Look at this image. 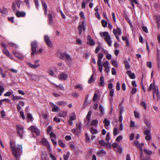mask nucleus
<instances>
[{"label":"nucleus","mask_w":160,"mask_h":160,"mask_svg":"<svg viewBox=\"0 0 160 160\" xmlns=\"http://www.w3.org/2000/svg\"><path fill=\"white\" fill-rule=\"evenodd\" d=\"M10 147L12 149V153L14 157L18 159L22 152V146L21 144L15 145L14 142L11 140L10 142Z\"/></svg>","instance_id":"obj_1"},{"label":"nucleus","mask_w":160,"mask_h":160,"mask_svg":"<svg viewBox=\"0 0 160 160\" xmlns=\"http://www.w3.org/2000/svg\"><path fill=\"white\" fill-rule=\"evenodd\" d=\"M148 89L149 91H151L153 89V98H155V96H156L157 97V99L158 100L159 99V92L158 91V87L157 86H154V84L152 83L150 84Z\"/></svg>","instance_id":"obj_2"},{"label":"nucleus","mask_w":160,"mask_h":160,"mask_svg":"<svg viewBox=\"0 0 160 160\" xmlns=\"http://www.w3.org/2000/svg\"><path fill=\"white\" fill-rule=\"evenodd\" d=\"M101 36L103 38L109 46L112 45L111 38L108 32H104L100 33Z\"/></svg>","instance_id":"obj_3"},{"label":"nucleus","mask_w":160,"mask_h":160,"mask_svg":"<svg viewBox=\"0 0 160 160\" xmlns=\"http://www.w3.org/2000/svg\"><path fill=\"white\" fill-rule=\"evenodd\" d=\"M31 46L32 50L31 55L33 56L35 55V54H37L38 53L37 51V48L38 47L37 42L36 41L32 42L31 43Z\"/></svg>","instance_id":"obj_4"},{"label":"nucleus","mask_w":160,"mask_h":160,"mask_svg":"<svg viewBox=\"0 0 160 160\" xmlns=\"http://www.w3.org/2000/svg\"><path fill=\"white\" fill-rule=\"evenodd\" d=\"M151 128L144 131V133L146 135L145 138L147 141H149L152 139Z\"/></svg>","instance_id":"obj_5"},{"label":"nucleus","mask_w":160,"mask_h":160,"mask_svg":"<svg viewBox=\"0 0 160 160\" xmlns=\"http://www.w3.org/2000/svg\"><path fill=\"white\" fill-rule=\"evenodd\" d=\"M85 26L86 23L84 21H82V24H79L78 25V29L79 31V35H81L82 33V30H85Z\"/></svg>","instance_id":"obj_6"},{"label":"nucleus","mask_w":160,"mask_h":160,"mask_svg":"<svg viewBox=\"0 0 160 160\" xmlns=\"http://www.w3.org/2000/svg\"><path fill=\"white\" fill-rule=\"evenodd\" d=\"M44 40L46 44L49 47H52V44L51 42L49 37L47 35H45L44 36Z\"/></svg>","instance_id":"obj_7"},{"label":"nucleus","mask_w":160,"mask_h":160,"mask_svg":"<svg viewBox=\"0 0 160 160\" xmlns=\"http://www.w3.org/2000/svg\"><path fill=\"white\" fill-rule=\"evenodd\" d=\"M17 130L19 136L21 138L22 137V135L23 133V128L22 127L19 125H16V126Z\"/></svg>","instance_id":"obj_8"},{"label":"nucleus","mask_w":160,"mask_h":160,"mask_svg":"<svg viewBox=\"0 0 160 160\" xmlns=\"http://www.w3.org/2000/svg\"><path fill=\"white\" fill-rule=\"evenodd\" d=\"M30 130L34 132L37 135H39L40 134V131L38 128L34 126H32L30 127Z\"/></svg>","instance_id":"obj_9"},{"label":"nucleus","mask_w":160,"mask_h":160,"mask_svg":"<svg viewBox=\"0 0 160 160\" xmlns=\"http://www.w3.org/2000/svg\"><path fill=\"white\" fill-rule=\"evenodd\" d=\"M50 104L52 108V111L53 112H58L59 111V109L58 106L52 102H50Z\"/></svg>","instance_id":"obj_10"},{"label":"nucleus","mask_w":160,"mask_h":160,"mask_svg":"<svg viewBox=\"0 0 160 160\" xmlns=\"http://www.w3.org/2000/svg\"><path fill=\"white\" fill-rule=\"evenodd\" d=\"M16 15L18 18L24 17L26 15V13L24 11H18L16 13Z\"/></svg>","instance_id":"obj_11"},{"label":"nucleus","mask_w":160,"mask_h":160,"mask_svg":"<svg viewBox=\"0 0 160 160\" xmlns=\"http://www.w3.org/2000/svg\"><path fill=\"white\" fill-rule=\"evenodd\" d=\"M87 43L88 44L91 46H94L95 44V42L94 40L92 39L90 35H88L87 36Z\"/></svg>","instance_id":"obj_12"},{"label":"nucleus","mask_w":160,"mask_h":160,"mask_svg":"<svg viewBox=\"0 0 160 160\" xmlns=\"http://www.w3.org/2000/svg\"><path fill=\"white\" fill-rule=\"evenodd\" d=\"M58 77L60 80H65L68 78V75L65 73H62L58 75Z\"/></svg>","instance_id":"obj_13"},{"label":"nucleus","mask_w":160,"mask_h":160,"mask_svg":"<svg viewBox=\"0 0 160 160\" xmlns=\"http://www.w3.org/2000/svg\"><path fill=\"white\" fill-rule=\"evenodd\" d=\"M27 64L31 68H36L40 66L39 64H32L30 62H27Z\"/></svg>","instance_id":"obj_14"},{"label":"nucleus","mask_w":160,"mask_h":160,"mask_svg":"<svg viewBox=\"0 0 160 160\" xmlns=\"http://www.w3.org/2000/svg\"><path fill=\"white\" fill-rule=\"evenodd\" d=\"M28 76L30 80H36L38 78L37 76L32 74H28Z\"/></svg>","instance_id":"obj_15"},{"label":"nucleus","mask_w":160,"mask_h":160,"mask_svg":"<svg viewBox=\"0 0 160 160\" xmlns=\"http://www.w3.org/2000/svg\"><path fill=\"white\" fill-rule=\"evenodd\" d=\"M42 7L43 8L44 10V13L45 14L47 15V6L46 3L45 2L42 1Z\"/></svg>","instance_id":"obj_16"},{"label":"nucleus","mask_w":160,"mask_h":160,"mask_svg":"<svg viewBox=\"0 0 160 160\" xmlns=\"http://www.w3.org/2000/svg\"><path fill=\"white\" fill-rule=\"evenodd\" d=\"M15 56L21 60L23 59V56L21 53L18 52H14Z\"/></svg>","instance_id":"obj_17"},{"label":"nucleus","mask_w":160,"mask_h":160,"mask_svg":"<svg viewBox=\"0 0 160 160\" xmlns=\"http://www.w3.org/2000/svg\"><path fill=\"white\" fill-rule=\"evenodd\" d=\"M62 57H64L67 59V61H71L72 59L70 56L66 52H64L62 54Z\"/></svg>","instance_id":"obj_18"},{"label":"nucleus","mask_w":160,"mask_h":160,"mask_svg":"<svg viewBox=\"0 0 160 160\" xmlns=\"http://www.w3.org/2000/svg\"><path fill=\"white\" fill-rule=\"evenodd\" d=\"M58 115L59 117L64 118L67 116V112L65 111H60Z\"/></svg>","instance_id":"obj_19"},{"label":"nucleus","mask_w":160,"mask_h":160,"mask_svg":"<svg viewBox=\"0 0 160 160\" xmlns=\"http://www.w3.org/2000/svg\"><path fill=\"white\" fill-rule=\"evenodd\" d=\"M56 104L58 105L61 106L62 107H64L67 104V103L64 101H61L57 102Z\"/></svg>","instance_id":"obj_20"},{"label":"nucleus","mask_w":160,"mask_h":160,"mask_svg":"<svg viewBox=\"0 0 160 160\" xmlns=\"http://www.w3.org/2000/svg\"><path fill=\"white\" fill-rule=\"evenodd\" d=\"M127 74L131 79H134L135 78V74L134 73H131V72L130 71H127Z\"/></svg>","instance_id":"obj_21"},{"label":"nucleus","mask_w":160,"mask_h":160,"mask_svg":"<svg viewBox=\"0 0 160 160\" xmlns=\"http://www.w3.org/2000/svg\"><path fill=\"white\" fill-rule=\"evenodd\" d=\"M103 57V55L102 53H99L98 56V60L97 64L102 63L101 60Z\"/></svg>","instance_id":"obj_22"},{"label":"nucleus","mask_w":160,"mask_h":160,"mask_svg":"<svg viewBox=\"0 0 160 160\" xmlns=\"http://www.w3.org/2000/svg\"><path fill=\"white\" fill-rule=\"evenodd\" d=\"M76 129H73L72 130V131H73L75 133V134L76 133V130H81V123H78V124H76Z\"/></svg>","instance_id":"obj_23"},{"label":"nucleus","mask_w":160,"mask_h":160,"mask_svg":"<svg viewBox=\"0 0 160 160\" xmlns=\"http://www.w3.org/2000/svg\"><path fill=\"white\" fill-rule=\"evenodd\" d=\"M76 118V116L75 112H73L70 115L69 120H74Z\"/></svg>","instance_id":"obj_24"},{"label":"nucleus","mask_w":160,"mask_h":160,"mask_svg":"<svg viewBox=\"0 0 160 160\" xmlns=\"http://www.w3.org/2000/svg\"><path fill=\"white\" fill-rule=\"evenodd\" d=\"M92 112L91 111H90L88 112V114L86 117V119L88 121L87 124H88L89 122H90V117L91 115Z\"/></svg>","instance_id":"obj_25"},{"label":"nucleus","mask_w":160,"mask_h":160,"mask_svg":"<svg viewBox=\"0 0 160 160\" xmlns=\"http://www.w3.org/2000/svg\"><path fill=\"white\" fill-rule=\"evenodd\" d=\"M114 90L113 89H110L109 91V93L110 96L111 98L110 99V101L111 102L113 100L112 97L114 96Z\"/></svg>","instance_id":"obj_26"},{"label":"nucleus","mask_w":160,"mask_h":160,"mask_svg":"<svg viewBox=\"0 0 160 160\" xmlns=\"http://www.w3.org/2000/svg\"><path fill=\"white\" fill-rule=\"evenodd\" d=\"M124 63L125 64L126 69L127 70L129 69L130 68V66L128 61L127 60H125L124 61Z\"/></svg>","instance_id":"obj_27"},{"label":"nucleus","mask_w":160,"mask_h":160,"mask_svg":"<svg viewBox=\"0 0 160 160\" xmlns=\"http://www.w3.org/2000/svg\"><path fill=\"white\" fill-rule=\"evenodd\" d=\"M100 82H99L100 85L102 87H103L104 84V78L102 76L100 78Z\"/></svg>","instance_id":"obj_28"},{"label":"nucleus","mask_w":160,"mask_h":160,"mask_svg":"<svg viewBox=\"0 0 160 160\" xmlns=\"http://www.w3.org/2000/svg\"><path fill=\"white\" fill-rule=\"evenodd\" d=\"M42 143L45 146H47L49 144L47 140L45 138H43L42 139L41 141Z\"/></svg>","instance_id":"obj_29"},{"label":"nucleus","mask_w":160,"mask_h":160,"mask_svg":"<svg viewBox=\"0 0 160 160\" xmlns=\"http://www.w3.org/2000/svg\"><path fill=\"white\" fill-rule=\"evenodd\" d=\"M99 109L102 116H103L104 114V109L103 106L101 104L99 105Z\"/></svg>","instance_id":"obj_30"},{"label":"nucleus","mask_w":160,"mask_h":160,"mask_svg":"<svg viewBox=\"0 0 160 160\" xmlns=\"http://www.w3.org/2000/svg\"><path fill=\"white\" fill-rule=\"evenodd\" d=\"M90 131L92 134H97L98 133L97 130L94 128L93 127H91L90 128Z\"/></svg>","instance_id":"obj_31"},{"label":"nucleus","mask_w":160,"mask_h":160,"mask_svg":"<svg viewBox=\"0 0 160 160\" xmlns=\"http://www.w3.org/2000/svg\"><path fill=\"white\" fill-rule=\"evenodd\" d=\"M114 30H115L116 31V33L119 36L121 35L122 34V32L121 31L120 28H117L116 29H113V31Z\"/></svg>","instance_id":"obj_32"},{"label":"nucleus","mask_w":160,"mask_h":160,"mask_svg":"<svg viewBox=\"0 0 160 160\" xmlns=\"http://www.w3.org/2000/svg\"><path fill=\"white\" fill-rule=\"evenodd\" d=\"M12 96V98L13 100L22 99V97L20 96H14L13 95Z\"/></svg>","instance_id":"obj_33"},{"label":"nucleus","mask_w":160,"mask_h":160,"mask_svg":"<svg viewBox=\"0 0 160 160\" xmlns=\"http://www.w3.org/2000/svg\"><path fill=\"white\" fill-rule=\"evenodd\" d=\"M48 19L49 21L50 24H52L53 22L52 16L50 13H49L48 15Z\"/></svg>","instance_id":"obj_34"},{"label":"nucleus","mask_w":160,"mask_h":160,"mask_svg":"<svg viewBox=\"0 0 160 160\" xmlns=\"http://www.w3.org/2000/svg\"><path fill=\"white\" fill-rule=\"evenodd\" d=\"M54 86L56 87L57 88H59L61 90H63L64 89V87L62 84H59L58 85H56L55 84L53 83Z\"/></svg>","instance_id":"obj_35"},{"label":"nucleus","mask_w":160,"mask_h":160,"mask_svg":"<svg viewBox=\"0 0 160 160\" xmlns=\"http://www.w3.org/2000/svg\"><path fill=\"white\" fill-rule=\"evenodd\" d=\"M144 152L147 155H149L152 154L151 151L145 149L144 150Z\"/></svg>","instance_id":"obj_36"},{"label":"nucleus","mask_w":160,"mask_h":160,"mask_svg":"<svg viewBox=\"0 0 160 160\" xmlns=\"http://www.w3.org/2000/svg\"><path fill=\"white\" fill-rule=\"evenodd\" d=\"M103 122L105 124V125L107 126H108L110 123L109 121L106 118H105L104 119Z\"/></svg>","instance_id":"obj_37"},{"label":"nucleus","mask_w":160,"mask_h":160,"mask_svg":"<svg viewBox=\"0 0 160 160\" xmlns=\"http://www.w3.org/2000/svg\"><path fill=\"white\" fill-rule=\"evenodd\" d=\"M69 156V153L67 152L66 154H64L63 155L64 160H68V158Z\"/></svg>","instance_id":"obj_38"},{"label":"nucleus","mask_w":160,"mask_h":160,"mask_svg":"<svg viewBox=\"0 0 160 160\" xmlns=\"http://www.w3.org/2000/svg\"><path fill=\"white\" fill-rule=\"evenodd\" d=\"M3 52L8 57H9L10 58H11V57L9 56L10 54L9 52L6 49L4 48L3 49Z\"/></svg>","instance_id":"obj_39"},{"label":"nucleus","mask_w":160,"mask_h":160,"mask_svg":"<svg viewBox=\"0 0 160 160\" xmlns=\"http://www.w3.org/2000/svg\"><path fill=\"white\" fill-rule=\"evenodd\" d=\"M145 123L147 125L148 129H150L151 128V124L150 122L146 119L144 120Z\"/></svg>","instance_id":"obj_40"},{"label":"nucleus","mask_w":160,"mask_h":160,"mask_svg":"<svg viewBox=\"0 0 160 160\" xmlns=\"http://www.w3.org/2000/svg\"><path fill=\"white\" fill-rule=\"evenodd\" d=\"M98 66V70L99 71L101 72H102V63H99L97 64Z\"/></svg>","instance_id":"obj_41"},{"label":"nucleus","mask_w":160,"mask_h":160,"mask_svg":"<svg viewBox=\"0 0 160 160\" xmlns=\"http://www.w3.org/2000/svg\"><path fill=\"white\" fill-rule=\"evenodd\" d=\"M109 63L108 61L104 62L103 63V66L105 68L109 67Z\"/></svg>","instance_id":"obj_42"},{"label":"nucleus","mask_w":160,"mask_h":160,"mask_svg":"<svg viewBox=\"0 0 160 160\" xmlns=\"http://www.w3.org/2000/svg\"><path fill=\"white\" fill-rule=\"evenodd\" d=\"M15 3L17 4L18 7L20 8L21 5V1L20 0H15Z\"/></svg>","instance_id":"obj_43"},{"label":"nucleus","mask_w":160,"mask_h":160,"mask_svg":"<svg viewBox=\"0 0 160 160\" xmlns=\"http://www.w3.org/2000/svg\"><path fill=\"white\" fill-rule=\"evenodd\" d=\"M12 10L14 11H15L17 10V8L16 5V3L15 2H13L12 6Z\"/></svg>","instance_id":"obj_44"},{"label":"nucleus","mask_w":160,"mask_h":160,"mask_svg":"<svg viewBox=\"0 0 160 160\" xmlns=\"http://www.w3.org/2000/svg\"><path fill=\"white\" fill-rule=\"evenodd\" d=\"M102 23L103 27H106L107 25V22L106 21L104 20H102Z\"/></svg>","instance_id":"obj_45"},{"label":"nucleus","mask_w":160,"mask_h":160,"mask_svg":"<svg viewBox=\"0 0 160 160\" xmlns=\"http://www.w3.org/2000/svg\"><path fill=\"white\" fill-rule=\"evenodd\" d=\"M98 122L97 120H94L92 121L90 124L91 125L95 126L98 123Z\"/></svg>","instance_id":"obj_46"},{"label":"nucleus","mask_w":160,"mask_h":160,"mask_svg":"<svg viewBox=\"0 0 160 160\" xmlns=\"http://www.w3.org/2000/svg\"><path fill=\"white\" fill-rule=\"evenodd\" d=\"M110 139V134L109 132H108L107 133L106 138H105L107 142H108Z\"/></svg>","instance_id":"obj_47"},{"label":"nucleus","mask_w":160,"mask_h":160,"mask_svg":"<svg viewBox=\"0 0 160 160\" xmlns=\"http://www.w3.org/2000/svg\"><path fill=\"white\" fill-rule=\"evenodd\" d=\"M58 144L62 147H65V145L62 142V141L59 140L58 142Z\"/></svg>","instance_id":"obj_48"},{"label":"nucleus","mask_w":160,"mask_h":160,"mask_svg":"<svg viewBox=\"0 0 160 160\" xmlns=\"http://www.w3.org/2000/svg\"><path fill=\"white\" fill-rule=\"evenodd\" d=\"M112 65L115 67H117L118 66V64L117 62L115 60H112Z\"/></svg>","instance_id":"obj_49"},{"label":"nucleus","mask_w":160,"mask_h":160,"mask_svg":"<svg viewBox=\"0 0 160 160\" xmlns=\"http://www.w3.org/2000/svg\"><path fill=\"white\" fill-rule=\"evenodd\" d=\"M93 75L92 74L90 78H89V80L88 81V82L89 83H91L93 82Z\"/></svg>","instance_id":"obj_50"},{"label":"nucleus","mask_w":160,"mask_h":160,"mask_svg":"<svg viewBox=\"0 0 160 160\" xmlns=\"http://www.w3.org/2000/svg\"><path fill=\"white\" fill-rule=\"evenodd\" d=\"M4 88L1 86H0V96L2 95L3 93Z\"/></svg>","instance_id":"obj_51"},{"label":"nucleus","mask_w":160,"mask_h":160,"mask_svg":"<svg viewBox=\"0 0 160 160\" xmlns=\"http://www.w3.org/2000/svg\"><path fill=\"white\" fill-rule=\"evenodd\" d=\"M117 151L119 153L122 152V148L121 146H118L117 147Z\"/></svg>","instance_id":"obj_52"},{"label":"nucleus","mask_w":160,"mask_h":160,"mask_svg":"<svg viewBox=\"0 0 160 160\" xmlns=\"http://www.w3.org/2000/svg\"><path fill=\"white\" fill-rule=\"evenodd\" d=\"M72 95L74 98H77L79 96V94L78 93L75 92L73 93Z\"/></svg>","instance_id":"obj_53"},{"label":"nucleus","mask_w":160,"mask_h":160,"mask_svg":"<svg viewBox=\"0 0 160 160\" xmlns=\"http://www.w3.org/2000/svg\"><path fill=\"white\" fill-rule=\"evenodd\" d=\"M98 97V95L96 93H95L93 98V101H95L97 99Z\"/></svg>","instance_id":"obj_54"},{"label":"nucleus","mask_w":160,"mask_h":160,"mask_svg":"<svg viewBox=\"0 0 160 160\" xmlns=\"http://www.w3.org/2000/svg\"><path fill=\"white\" fill-rule=\"evenodd\" d=\"M76 88H79L80 90H82L83 89L82 87L80 84H78L75 86Z\"/></svg>","instance_id":"obj_55"},{"label":"nucleus","mask_w":160,"mask_h":160,"mask_svg":"<svg viewBox=\"0 0 160 160\" xmlns=\"http://www.w3.org/2000/svg\"><path fill=\"white\" fill-rule=\"evenodd\" d=\"M116 89L118 91L120 90V84L119 82H118L116 83Z\"/></svg>","instance_id":"obj_56"},{"label":"nucleus","mask_w":160,"mask_h":160,"mask_svg":"<svg viewBox=\"0 0 160 160\" xmlns=\"http://www.w3.org/2000/svg\"><path fill=\"white\" fill-rule=\"evenodd\" d=\"M25 2L27 7L28 8H30V5L29 4V0H24Z\"/></svg>","instance_id":"obj_57"},{"label":"nucleus","mask_w":160,"mask_h":160,"mask_svg":"<svg viewBox=\"0 0 160 160\" xmlns=\"http://www.w3.org/2000/svg\"><path fill=\"white\" fill-rule=\"evenodd\" d=\"M118 129L117 128H115L113 130V134L114 136H116L117 134Z\"/></svg>","instance_id":"obj_58"},{"label":"nucleus","mask_w":160,"mask_h":160,"mask_svg":"<svg viewBox=\"0 0 160 160\" xmlns=\"http://www.w3.org/2000/svg\"><path fill=\"white\" fill-rule=\"evenodd\" d=\"M54 121L57 122H59L61 121L60 119L56 117H55L54 118Z\"/></svg>","instance_id":"obj_59"},{"label":"nucleus","mask_w":160,"mask_h":160,"mask_svg":"<svg viewBox=\"0 0 160 160\" xmlns=\"http://www.w3.org/2000/svg\"><path fill=\"white\" fill-rule=\"evenodd\" d=\"M142 28L143 31L147 33L148 32V30L146 27L142 26Z\"/></svg>","instance_id":"obj_60"},{"label":"nucleus","mask_w":160,"mask_h":160,"mask_svg":"<svg viewBox=\"0 0 160 160\" xmlns=\"http://www.w3.org/2000/svg\"><path fill=\"white\" fill-rule=\"evenodd\" d=\"M134 116L136 118H139V114L138 112L136 111H134Z\"/></svg>","instance_id":"obj_61"},{"label":"nucleus","mask_w":160,"mask_h":160,"mask_svg":"<svg viewBox=\"0 0 160 160\" xmlns=\"http://www.w3.org/2000/svg\"><path fill=\"white\" fill-rule=\"evenodd\" d=\"M147 66V67L150 68H152V62H148L146 63Z\"/></svg>","instance_id":"obj_62"},{"label":"nucleus","mask_w":160,"mask_h":160,"mask_svg":"<svg viewBox=\"0 0 160 160\" xmlns=\"http://www.w3.org/2000/svg\"><path fill=\"white\" fill-rule=\"evenodd\" d=\"M134 137V134L133 133H132L130 136V139L131 140H133Z\"/></svg>","instance_id":"obj_63"},{"label":"nucleus","mask_w":160,"mask_h":160,"mask_svg":"<svg viewBox=\"0 0 160 160\" xmlns=\"http://www.w3.org/2000/svg\"><path fill=\"white\" fill-rule=\"evenodd\" d=\"M50 157L52 160H56V159L55 156L51 153L49 154Z\"/></svg>","instance_id":"obj_64"}]
</instances>
